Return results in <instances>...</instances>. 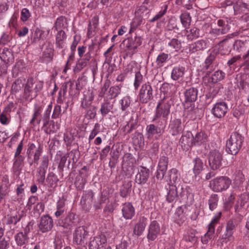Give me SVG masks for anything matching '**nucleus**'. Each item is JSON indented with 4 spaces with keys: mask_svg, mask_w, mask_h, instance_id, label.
Masks as SVG:
<instances>
[{
    "mask_svg": "<svg viewBox=\"0 0 249 249\" xmlns=\"http://www.w3.org/2000/svg\"><path fill=\"white\" fill-rule=\"evenodd\" d=\"M168 6L165 4L162 7V9L156 14L152 18L150 19V22H153L160 19L166 13Z\"/></svg>",
    "mask_w": 249,
    "mask_h": 249,
    "instance_id": "864d4df0",
    "label": "nucleus"
},
{
    "mask_svg": "<svg viewBox=\"0 0 249 249\" xmlns=\"http://www.w3.org/2000/svg\"><path fill=\"white\" fill-rule=\"evenodd\" d=\"M14 162V167L17 170H19L21 167L24 160L23 156H17Z\"/></svg>",
    "mask_w": 249,
    "mask_h": 249,
    "instance_id": "69168bd1",
    "label": "nucleus"
},
{
    "mask_svg": "<svg viewBox=\"0 0 249 249\" xmlns=\"http://www.w3.org/2000/svg\"><path fill=\"white\" fill-rule=\"evenodd\" d=\"M58 129L59 126L58 125L55 124L53 121H51L48 127L47 128H45L44 130L46 133L51 134V133L56 132Z\"/></svg>",
    "mask_w": 249,
    "mask_h": 249,
    "instance_id": "5fc2aeb1",
    "label": "nucleus"
},
{
    "mask_svg": "<svg viewBox=\"0 0 249 249\" xmlns=\"http://www.w3.org/2000/svg\"><path fill=\"white\" fill-rule=\"evenodd\" d=\"M185 68L183 67H176L174 68L171 73V77L174 80H177L182 77L185 72Z\"/></svg>",
    "mask_w": 249,
    "mask_h": 249,
    "instance_id": "4c0bfd02",
    "label": "nucleus"
},
{
    "mask_svg": "<svg viewBox=\"0 0 249 249\" xmlns=\"http://www.w3.org/2000/svg\"><path fill=\"white\" fill-rule=\"evenodd\" d=\"M110 86V81L107 80L106 81L103 86L101 87L99 91V96L103 97L104 96L107 89Z\"/></svg>",
    "mask_w": 249,
    "mask_h": 249,
    "instance_id": "774afa93",
    "label": "nucleus"
},
{
    "mask_svg": "<svg viewBox=\"0 0 249 249\" xmlns=\"http://www.w3.org/2000/svg\"><path fill=\"white\" fill-rule=\"evenodd\" d=\"M180 18L181 22L184 27L187 28L190 25L191 22V18L189 13L186 12L182 14L180 16Z\"/></svg>",
    "mask_w": 249,
    "mask_h": 249,
    "instance_id": "8fccbe9b",
    "label": "nucleus"
},
{
    "mask_svg": "<svg viewBox=\"0 0 249 249\" xmlns=\"http://www.w3.org/2000/svg\"><path fill=\"white\" fill-rule=\"evenodd\" d=\"M168 163V158L165 156H162L160 158L158 166L167 169Z\"/></svg>",
    "mask_w": 249,
    "mask_h": 249,
    "instance_id": "338daca9",
    "label": "nucleus"
},
{
    "mask_svg": "<svg viewBox=\"0 0 249 249\" xmlns=\"http://www.w3.org/2000/svg\"><path fill=\"white\" fill-rule=\"evenodd\" d=\"M160 100L157 106L155 115L152 122L155 124H150L146 127L145 135L148 139L152 138L156 134L162 133L166 126V120L170 114V108L173 101L169 96H160Z\"/></svg>",
    "mask_w": 249,
    "mask_h": 249,
    "instance_id": "f257e3e1",
    "label": "nucleus"
},
{
    "mask_svg": "<svg viewBox=\"0 0 249 249\" xmlns=\"http://www.w3.org/2000/svg\"><path fill=\"white\" fill-rule=\"evenodd\" d=\"M15 241L18 246H24L28 243L29 241V237L28 235L23 234V232L18 233L15 236Z\"/></svg>",
    "mask_w": 249,
    "mask_h": 249,
    "instance_id": "f704fd0d",
    "label": "nucleus"
},
{
    "mask_svg": "<svg viewBox=\"0 0 249 249\" xmlns=\"http://www.w3.org/2000/svg\"><path fill=\"white\" fill-rule=\"evenodd\" d=\"M74 83L71 81L64 83L60 89V90L63 92V96H64L67 92V89L69 88V93L72 95L73 94V91L72 89V87L73 86Z\"/></svg>",
    "mask_w": 249,
    "mask_h": 249,
    "instance_id": "a18cd8bd",
    "label": "nucleus"
},
{
    "mask_svg": "<svg viewBox=\"0 0 249 249\" xmlns=\"http://www.w3.org/2000/svg\"><path fill=\"white\" fill-rule=\"evenodd\" d=\"M43 110V106L37 104H35L34 108V113L32 118L30 120V123L34 125L35 122H36L37 124H39L41 121V113Z\"/></svg>",
    "mask_w": 249,
    "mask_h": 249,
    "instance_id": "4be33fe9",
    "label": "nucleus"
},
{
    "mask_svg": "<svg viewBox=\"0 0 249 249\" xmlns=\"http://www.w3.org/2000/svg\"><path fill=\"white\" fill-rule=\"evenodd\" d=\"M133 143L140 147H142L144 145V137L142 133L135 132L132 138Z\"/></svg>",
    "mask_w": 249,
    "mask_h": 249,
    "instance_id": "ea45409f",
    "label": "nucleus"
},
{
    "mask_svg": "<svg viewBox=\"0 0 249 249\" xmlns=\"http://www.w3.org/2000/svg\"><path fill=\"white\" fill-rule=\"evenodd\" d=\"M149 172L148 169L141 166L138 169V173L136 175L135 181L139 184H144L149 178Z\"/></svg>",
    "mask_w": 249,
    "mask_h": 249,
    "instance_id": "f3484780",
    "label": "nucleus"
},
{
    "mask_svg": "<svg viewBox=\"0 0 249 249\" xmlns=\"http://www.w3.org/2000/svg\"><path fill=\"white\" fill-rule=\"evenodd\" d=\"M10 186L7 176L2 178V184L1 185V195H6L9 192L8 189Z\"/></svg>",
    "mask_w": 249,
    "mask_h": 249,
    "instance_id": "49530a36",
    "label": "nucleus"
},
{
    "mask_svg": "<svg viewBox=\"0 0 249 249\" xmlns=\"http://www.w3.org/2000/svg\"><path fill=\"white\" fill-rule=\"evenodd\" d=\"M76 215L73 213H69L61 222H59L60 226L64 228L69 229L75 222Z\"/></svg>",
    "mask_w": 249,
    "mask_h": 249,
    "instance_id": "bb28decb",
    "label": "nucleus"
},
{
    "mask_svg": "<svg viewBox=\"0 0 249 249\" xmlns=\"http://www.w3.org/2000/svg\"><path fill=\"white\" fill-rule=\"evenodd\" d=\"M86 110L87 114L90 119H93L96 116V107L93 105L88 106L87 108H83Z\"/></svg>",
    "mask_w": 249,
    "mask_h": 249,
    "instance_id": "4d7b16f0",
    "label": "nucleus"
},
{
    "mask_svg": "<svg viewBox=\"0 0 249 249\" xmlns=\"http://www.w3.org/2000/svg\"><path fill=\"white\" fill-rule=\"evenodd\" d=\"M85 81L82 78H79L76 81L75 89L73 91V94H78L79 91L83 88L85 85Z\"/></svg>",
    "mask_w": 249,
    "mask_h": 249,
    "instance_id": "6e6d98bb",
    "label": "nucleus"
},
{
    "mask_svg": "<svg viewBox=\"0 0 249 249\" xmlns=\"http://www.w3.org/2000/svg\"><path fill=\"white\" fill-rule=\"evenodd\" d=\"M65 22V18L63 16H61L56 19L53 27L55 28L56 30H58L64 27Z\"/></svg>",
    "mask_w": 249,
    "mask_h": 249,
    "instance_id": "680f3d73",
    "label": "nucleus"
},
{
    "mask_svg": "<svg viewBox=\"0 0 249 249\" xmlns=\"http://www.w3.org/2000/svg\"><path fill=\"white\" fill-rule=\"evenodd\" d=\"M249 78L247 75H243L240 77V80L238 82V85L240 88L243 89H246L249 87Z\"/></svg>",
    "mask_w": 249,
    "mask_h": 249,
    "instance_id": "3c124183",
    "label": "nucleus"
},
{
    "mask_svg": "<svg viewBox=\"0 0 249 249\" xmlns=\"http://www.w3.org/2000/svg\"><path fill=\"white\" fill-rule=\"evenodd\" d=\"M122 212L123 217L125 219H131L134 216L135 208L130 202H126L123 205Z\"/></svg>",
    "mask_w": 249,
    "mask_h": 249,
    "instance_id": "aec40b11",
    "label": "nucleus"
},
{
    "mask_svg": "<svg viewBox=\"0 0 249 249\" xmlns=\"http://www.w3.org/2000/svg\"><path fill=\"white\" fill-rule=\"evenodd\" d=\"M183 188L177 184H169L167 189L168 193L166 196V200L169 202H173L179 196H182Z\"/></svg>",
    "mask_w": 249,
    "mask_h": 249,
    "instance_id": "1a4fd4ad",
    "label": "nucleus"
},
{
    "mask_svg": "<svg viewBox=\"0 0 249 249\" xmlns=\"http://www.w3.org/2000/svg\"><path fill=\"white\" fill-rule=\"evenodd\" d=\"M139 97L140 102L142 104H146L153 99V89L149 83L142 85L139 91Z\"/></svg>",
    "mask_w": 249,
    "mask_h": 249,
    "instance_id": "423d86ee",
    "label": "nucleus"
},
{
    "mask_svg": "<svg viewBox=\"0 0 249 249\" xmlns=\"http://www.w3.org/2000/svg\"><path fill=\"white\" fill-rule=\"evenodd\" d=\"M235 14H241L245 12L246 10H249V0H247V3L245 2V0H237L235 5L233 6Z\"/></svg>",
    "mask_w": 249,
    "mask_h": 249,
    "instance_id": "393cba45",
    "label": "nucleus"
},
{
    "mask_svg": "<svg viewBox=\"0 0 249 249\" xmlns=\"http://www.w3.org/2000/svg\"><path fill=\"white\" fill-rule=\"evenodd\" d=\"M194 144L196 146H199L206 143L208 141L207 134L203 131L196 132L195 135L193 134Z\"/></svg>",
    "mask_w": 249,
    "mask_h": 249,
    "instance_id": "412c9836",
    "label": "nucleus"
},
{
    "mask_svg": "<svg viewBox=\"0 0 249 249\" xmlns=\"http://www.w3.org/2000/svg\"><path fill=\"white\" fill-rule=\"evenodd\" d=\"M89 237L87 228L80 226L76 229L73 233V241L77 245H83L87 242Z\"/></svg>",
    "mask_w": 249,
    "mask_h": 249,
    "instance_id": "6e6552de",
    "label": "nucleus"
},
{
    "mask_svg": "<svg viewBox=\"0 0 249 249\" xmlns=\"http://www.w3.org/2000/svg\"><path fill=\"white\" fill-rule=\"evenodd\" d=\"M233 186L234 189H238L245 180L244 175L240 170L235 171L233 175Z\"/></svg>",
    "mask_w": 249,
    "mask_h": 249,
    "instance_id": "c85d7f7f",
    "label": "nucleus"
},
{
    "mask_svg": "<svg viewBox=\"0 0 249 249\" xmlns=\"http://www.w3.org/2000/svg\"><path fill=\"white\" fill-rule=\"evenodd\" d=\"M160 231V226L156 220L151 222L148 226L147 238L149 240L154 241L158 237Z\"/></svg>",
    "mask_w": 249,
    "mask_h": 249,
    "instance_id": "f8f14e48",
    "label": "nucleus"
},
{
    "mask_svg": "<svg viewBox=\"0 0 249 249\" xmlns=\"http://www.w3.org/2000/svg\"><path fill=\"white\" fill-rule=\"evenodd\" d=\"M214 231V228L212 226L210 228H208L207 232L201 237V242L203 244H207L209 241L212 239Z\"/></svg>",
    "mask_w": 249,
    "mask_h": 249,
    "instance_id": "79ce46f5",
    "label": "nucleus"
},
{
    "mask_svg": "<svg viewBox=\"0 0 249 249\" xmlns=\"http://www.w3.org/2000/svg\"><path fill=\"white\" fill-rule=\"evenodd\" d=\"M25 81V79L24 78L17 79L12 86L11 89L12 92H17L20 91L24 87Z\"/></svg>",
    "mask_w": 249,
    "mask_h": 249,
    "instance_id": "c03bdc74",
    "label": "nucleus"
},
{
    "mask_svg": "<svg viewBox=\"0 0 249 249\" xmlns=\"http://www.w3.org/2000/svg\"><path fill=\"white\" fill-rule=\"evenodd\" d=\"M147 219L144 216L141 217L135 225L133 233L139 236L142 234L147 225Z\"/></svg>",
    "mask_w": 249,
    "mask_h": 249,
    "instance_id": "5701e85b",
    "label": "nucleus"
},
{
    "mask_svg": "<svg viewBox=\"0 0 249 249\" xmlns=\"http://www.w3.org/2000/svg\"><path fill=\"white\" fill-rule=\"evenodd\" d=\"M218 197L217 195L214 194L211 196L209 199V208L213 211L215 209L217 206Z\"/></svg>",
    "mask_w": 249,
    "mask_h": 249,
    "instance_id": "603ef678",
    "label": "nucleus"
},
{
    "mask_svg": "<svg viewBox=\"0 0 249 249\" xmlns=\"http://www.w3.org/2000/svg\"><path fill=\"white\" fill-rule=\"evenodd\" d=\"M46 171L40 169H37L36 177V181L39 184L44 185L45 181V175Z\"/></svg>",
    "mask_w": 249,
    "mask_h": 249,
    "instance_id": "09e8293b",
    "label": "nucleus"
},
{
    "mask_svg": "<svg viewBox=\"0 0 249 249\" xmlns=\"http://www.w3.org/2000/svg\"><path fill=\"white\" fill-rule=\"evenodd\" d=\"M216 58V53H211L209 56L206 59L205 63L203 67L204 72L209 70H214V68L213 65V62Z\"/></svg>",
    "mask_w": 249,
    "mask_h": 249,
    "instance_id": "cd10ccee",
    "label": "nucleus"
},
{
    "mask_svg": "<svg viewBox=\"0 0 249 249\" xmlns=\"http://www.w3.org/2000/svg\"><path fill=\"white\" fill-rule=\"evenodd\" d=\"M53 226V220L48 214L44 215L40 218L39 228L42 232L51 231Z\"/></svg>",
    "mask_w": 249,
    "mask_h": 249,
    "instance_id": "ddd939ff",
    "label": "nucleus"
},
{
    "mask_svg": "<svg viewBox=\"0 0 249 249\" xmlns=\"http://www.w3.org/2000/svg\"><path fill=\"white\" fill-rule=\"evenodd\" d=\"M57 181L58 179L55 174L52 172H50L46 178V184H45L48 187L52 188Z\"/></svg>",
    "mask_w": 249,
    "mask_h": 249,
    "instance_id": "a19ab883",
    "label": "nucleus"
},
{
    "mask_svg": "<svg viewBox=\"0 0 249 249\" xmlns=\"http://www.w3.org/2000/svg\"><path fill=\"white\" fill-rule=\"evenodd\" d=\"M120 151L119 147L116 148L115 149H114L113 148H112L110 153V155L111 156L109 163L110 166L113 167L115 166L120 157Z\"/></svg>",
    "mask_w": 249,
    "mask_h": 249,
    "instance_id": "e433bc0d",
    "label": "nucleus"
},
{
    "mask_svg": "<svg viewBox=\"0 0 249 249\" xmlns=\"http://www.w3.org/2000/svg\"><path fill=\"white\" fill-rule=\"evenodd\" d=\"M170 133L173 136H177L181 133L184 129L183 125L180 119H175L169 124Z\"/></svg>",
    "mask_w": 249,
    "mask_h": 249,
    "instance_id": "dca6fc26",
    "label": "nucleus"
},
{
    "mask_svg": "<svg viewBox=\"0 0 249 249\" xmlns=\"http://www.w3.org/2000/svg\"><path fill=\"white\" fill-rule=\"evenodd\" d=\"M206 47V43L204 40H200L196 42L193 46V49L196 51L202 50Z\"/></svg>",
    "mask_w": 249,
    "mask_h": 249,
    "instance_id": "e2e57ef3",
    "label": "nucleus"
},
{
    "mask_svg": "<svg viewBox=\"0 0 249 249\" xmlns=\"http://www.w3.org/2000/svg\"><path fill=\"white\" fill-rule=\"evenodd\" d=\"M244 137L237 132H233L226 143L227 151L229 154L236 155L241 149Z\"/></svg>",
    "mask_w": 249,
    "mask_h": 249,
    "instance_id": "7ed1b4c3",
    "label": "nucleus"
},
{
    "mask_svg": "<svg viewBox=\"0 0 249 249\" xmlns=\"http://www.w3.org/2000/svg\"><path fill=\"white\" fill-rule=\"evenodd\" d=\"M233 48L239 53L244 52L249 49V40H237L233 44Z\"/></svg>",
    "mask_w": 249,
    "mask_h": 249,
    "instance_id": "a878e982",
    "label": "nucleus"
},
{
    "mask_svg": "<svg viewBox=\"0 0 249 249\" xmlns=\"http://www.w3.org/2000/svg\"><path fill=\"white\" fill-rule=\"evenodd\" d=\"M179 144L182 149L185 151L189 150L194 144L193 134L190 131H187L181 137Z\"/></svg>",
    "mask_w": 249,
    "mask_h": 249,
    "instance_id": "9b49d317",
    "label": "nucleus"
},
{
    "mask_svg": "<svg viewBox=\"0 0 249 249\" xmlns=\"http://www.w3.org/2000/svg\"><path fill=\"white\" fill-rule=\"evenodd\" d=\"M143 77L140 71H137L135 73V81L134 86L135 89H137L140 84L142 81Z\"/></svg>",
    "mask_w": 249,
    "mask_h": 249,
    "instance_id": "052dcab7",
    "label": "nucleus"
},
{
    "mask_svg": "<svg viewBox=\"0 0 249 249\" xmlns=\"http://www.w3.org/2000/svg\"><path fill=\"white\" fill-rule=\"evenodd\" d=\"M121 88V86H117L111 87L109 89L108 93L111 98H115L120 93Z\"/></svg>",
    "mask_w": 249,
    "mask_h": 249,
    "instance_id": "13d9d810",
    "label": "nucleus"
},
{
    "mask_svg": "<svg viewBox=\"0 0 249 249\" xmlns=\"http://www.w3.org/2000/svg\"><path fill=\"white\" fill-rule=\"evenodd\" d=\"M13 58V54L10 50L6 48H4L1 53V60L3 62L5 65L4 68H6L7 67V64L12 61Z\"/></svg>",
    "mask_w": 249,
    "mask_h": 249,
    "instance_id": "2f4dec72",
    "label": "nucleus"
},
{
    "mask_svg": "<svg viewBox=\"0 0 249 249\" xmlns=\"http://www.w3.org/2000/svg\"><path fill=\"white\" fill-rule=\"evenodd\" d=\"M131 100L130 96H125L120 101L121 105V109L122 111H125L124 114L127 113V109L131 104Z\"/></svg>",
    "mask_w": 249,
    "mask_h": 249,
    "instance_id": "37998d69",
    "label": "nucleus"
},
{
    "mask_svg": "<svg viewBox=\"0 0 249 249\" xmlns=\"http://www.w3.org/2000/svg\"><path fill=\"white\" fill-rule=\"evenodd\" d=\"M66 38L65 32L62 30H60L56 35L55 43L56 45L59 48H63L65 45L64 41Z\"/></svg>",
    "mask_w": 249,
    "mask_h": 249,
    "instance_id": "7c9ffc66",
    "label": "nucleus"
},
{
    "mask_svg": "<svg viewBox=\"0 0 249 249\" xmlns=\"http://www.w3.org/2000/svg\"><path fill=\"white\" fill-rule=\"evenodd\" d=\"M107 243V238L105 234H101L95 236L91 240L89 244V249H104Z\"/></svg>",
    "mask_w": 249,
    "mask_h": 249,
    "instance_id": "9d476101",
    "label": "nucleus"
},
{
    "mask_svg": "<svg viewBox=\"0 0 249 249\" xmlns=\"http://www.w3.org/2000/svg\"><path fill=\"white\" fill-rule=\"evenodd\" d=\"M101 125L99 123H96L94 126L93 129L92 130L89 137V140L90 142L99 133Z\"/></svg>",
    "mask_w": 249,
    "mask_h": 249,
    "instance_id": "bf43d9fd",
    "label": "nucleus"
},
{
    "mask_svg": "<svg viewBox=\"0 0 249 249\" xmlns=\"http://www.w3.org/2000/svg\"><path fill=\"white\" fill-rule=\"evenodd\" d=\"M113 104L108 100H106L102 103L100 111L103 116H105L113 108Z\"/></svg>",
    "mask_w": 249,
    "mask_h": 249,
    "instance_id": "c9c22d12",
    "label": "nucleus"
},
{
    "mask_svg": "<svg viewBox=\"0 0 249 249\" xmlns=\"http://www.w3.org/2000/svg\"><path fill=\"white\" fill-rule=\"evenodd\" d=\"M222 154L217 150H211L209 154V163L213 170L218 169L222 165Z\"/></svg>",
    "mask_w": 249,
    "mask_h": 249,
    "instance_id": "0eeeda50",
    "label": "nucleus"
},
{
    "mask_svg": "<svg viewBox=\"0 0 249 249\" xmlns=\"http://www.w3.org/2000/svg\"><path fill=\"white\" fill-rule=\"evenodd\" d=\"M185 96V102L186 105L187 103H193L195 102L197 98L198 90L196 88L191 87L185 90L184 93Z\"/></svg>",
    "mask_w": 249,
    "mask_h": 249,
    "instance_id": "6ab92c4d",
    "label": "nucleus"
},
{
    "mask_svg": "<svg viewBox=\"0 0 249 249\" xmlns=\"http://www.w3.org/2000/svg\"><path fill=\"white\" fill-rule=\"evenodd\" d=\"M169 184H176L180 181V174L176 168L170 169L168 172Z\"/></svg>",
    "mask_w": 249,
    "mask_h": 249,
    "instance_id": "c756f323",
    "label": "nucleus"
},
{
    "mask_svg": "<svg viewBox=\"0 0 249 249\" xmlns=\"http://www.w3.org/2000/svg\"><path fill=\"white\" fill-rule=\"evenodd\" d=\"M218 28H214L212 30V33L214 34L219 35L227 33L229 28L227 24V21L222 19H219L217 22Z\"/></svg>",
    "mask_w": 249,
    "mask_h": 249,
    "instance_id": "b1692460",
    "label": "nucleus"
},
{
    "mask_svg": "<svg viewBox=\"0 0 249 249\" xmlns=\"http://www.w3.org/2000/svg\"><path fill=\"white\" fill-rule=\"evenodd\" d=\"M169 55L167 53H162L160 54L156 61V63L158 67H162L163 65V64L166 62L168 59Z\"/></svg>",
    "mask_w": 249,
    "mask_h": 249,
    "instance_id": "de8ad7c7",
    "label": "nucleus"
},
{
    "mask_svg": "<svg viewBox=\"0 0 249 249\" xmlns=\"http://www.w3.org/2000/svg\"><path fill=\"white\" fill-rule=\"evenodd\" d=\"M43 86V82L36 81L33 77H30L27 81L24 89V96L25 99L31 101L36 97L37 92L41 90Z\"/></svg>",
    "mask_w": 249,
    "mask_h": 249,
    "instance_id": "f03ea898",
    "label": "nucleus"
},
{
    "mask_svg": "<svg viewBox=\"0 0 249 249\" xmlns=\"http://www.w3.org/2000/svg\"><path fill=\"white\" fill-rule=\"evenodd\" d=\"M231 182V180L228 177L222 176L212 180L210 185L213 191L219 192L228 189Z\"/></svg>",
    "mask_w": 249,
    "mask_h": 249,
    "instance_id": "20e7f679",
    "label": "nucleus"
},
{
    "mask_svg": "<svg viewBox=\"0 0 249 249\" xmlns=\"http://www.w3.org/2000/svg\"><path fill=\"white\" fill-rule=\"evenodd\" d=\"M194 164L193 171L196 175H199L203 169V163L202 160L198 157H196L193 160Z\"/></svg>",
    "mask_w": 249,
    "mask_h": 249,
    "instance_id": "58836bf2",
    "label": "nucleus"
},
{
    "mask_svg": "<svg viewBox=\"0 0 249 249\" xmlns=\"http://www.w3.org/2000/svg\"><path fill=\"white\" fill-rule=\"evenodd\" d=\"M53 50L51 48H47L43 52L44 58L47 59L48 61H51L53 59Z\"/></svg>",
    "mask_w": 249,
    "mask_h": 249,
    "instance_id": "0e129e2a",
    "label": "nucleus"
},
{
    "mask_svg": "<svg viewBox=\"0 0 249 249\" xmlns=\"http://www.w3.org/2000/svg\"><path fill=\"white\" fill-rule=\"evenodd\" d=\"M45 39L44 31L36 28L33 35V38H31L33 43H40L41 40Z\"/></svg>",
    "mask_w": 249,
    "mask_h": 249,
    "instance_id": "473e14b6",
    "label": "nucleus"
},
{
    "mask_svg": "<svg viewBox=\"0 0 249 249\" xmlns=\"http://www.w3.org/2000/svg\"><path fill=\"white\" fill-rule=\"evenodd\" d=\"M142 42L141 37L135 36L134 37H131L125 39L123 42V45L127 50L134 51L141 45Z\"/></svg>",
    "mask_w": 249,
    "mask_h": 249,
    "instance_id": "2eb2a0df",
    "label": "nucleus"
},
{
    "mask_svg": "<svg viewBox=\"0 0 249 249\" xmlns=\"http://www.w3.org/2000/svg\"><path fill=\"white\" fill-rule=\"evenodd\" d=\"M213 70H209L205 72V74L203 77V80L204 82H207L209 84H215L220 82L225 78L226 73L222 70H218L212 73L210 76V74Z\"/></svg>",
    "mask_w": 249,
    "mask_h": 249,
    "instance_id": "39448f33",
    "label": "nucleus"
},
{
    "mask_svg": "<svg viewBox=\"0 0 249 249\" xmlns=\"http://www.w3.org/2000/svg\"><path fill=\"white\" fill-rule=\"evenodd\" d=\"M168 50L173 53L174 52H178L181 48V44L180 41L176 38H173L168 43Z\"/></svg>",
    "mask_w": 249,
    "mask_h": 249,
    "instance_id": "72a5a7b5",
    "label": "nucleus"
},
{
    "mask_svg": "<svg viewBox=\"0 0 249 249\" xmlns=\"http://www.w3.org/2000/svg\"><path fill=\"white\" fill-rule=\"evenodd\" d=\"M94 94L93 90L86 89L83 92V97L81 99V107L82 108H87L92 105Z\"/></svg>",
    "mask_w": 249,
    "mask_h": 249,
    "instance_id": "a211bd4d",
    "label": "nucleus"
},
{
    "mask_svg": "<svg viewBox=\"0 0 249 249\" xmlns=\"http://www.w3.org/2000/svg\"><path fill=\"white\" fill-rule=\"evenodd\" d=\"M228 110V105L224 102H219L216 103L212 108L213 115L218 118L223 117Z\"/></svg>",
    "mask_w": 249,
    "mask_h": 249,
    "instance_id": "4468645a",
    "label": "nucleus"
}]
</instances>
